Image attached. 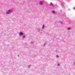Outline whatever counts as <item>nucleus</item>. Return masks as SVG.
Returning a JSON list of instances; mask_svg holds the SVG:
<instances>
[{
    "label": "nucleus",
    "instance_id": "obj_1",
    "mask_svg": "<svg viewBox=\"0 0 75 75\" xmlns=\"http://www.w3.org/2000/svg\"><path fill=\"white\" fill-rule=\"evenodd\" d=\"M7 11L6 13V14H10V13H12V12L13 11L12 9H10Z\"/></svg>",
    "mask_w": 75,
    "mask_h": 75
},
{
    "label": "nucleus",
    "instance_id": "obj_2",
    "mask_svg": "<svg viewBox=\"0 0 75 75\" xmlns=\"http://www.w3.org/2000/svg\"><path fill=\"white\" fill-rule=\"evenodd\" d=\"M39 4L40 5H41V6H44V5H45V4H46L45 3L44 1H40L39 2Z\"/></svg>",
    "mask_w": 75,
    "mask_h": 75
},
{
    "label": "nucleus",
    "instance_id": "obj_3",
    "mask_svg": "<svg viewBox=\"0 0 75 75\" xmlns=\"http://www.w3.org/2000/svg\"><path fill=\"white\" fill-rule=\"evenodd\" d=\"M50 6H52L53 7H55V5H54V4H52V2L50 3Z\"/></svg>",
    "mask_w": 75,
    "mask_h": 75
},
{
    "label": "nucleus",
    "instance_id": "obj_4",
    "mask_svg": "<svg viewBox=\"0 0 75 75\" xmlns=\"http://www.w3.org/2000/svg\"><path fill=\"white\" fill-rule=\"evenodd\" d=\"M23 34L24 33H23L22 32H21L19 33V35H20L21 36V35H23Z\"/></svg>",
    "mask_w": 75,
    "mask_h": 75
},
{
    "label": "nucleus",
    "instance_id": "obj_5",
    "mask_svg": "<svg viewBox=\"0 0 75 75\" xmlns=\"http://www.w3.org/2000/svg\"><path fill=\"white\" fill-rule=\"evenodd\" d=\"M37 30H38V32H39L40 31H42V29H40L39 28H37Z\"/></svg>",
    "mask_w": 75,
    "mask_h": 75
},
{
    "label": "nucleus",
    "instance_id": "obj_6",
    "mask_svg": "<svg viewBox=\"0 0 75 75\" xmlns=\"http://www.w3.org/2000/svg\"><path fill=\"white\" fill-rule=\"evenodd\" d=\"M30 44H34V41H32L30 43Z\"/></svg>",
    "mask_w": 75,
    "mask_h": 75
},
{
    "label": "nucleus",
    "instance_id": "obj_7",
    "mask_svg": "<svg viewBox=\"0 0 75 75\" xmlns=\"http://www.w3.org/2000/svg\"><path fill=\"white\" fill-rule=\"evenodd\" d=\"M60 23H61V24H63L64 23V21H60Z\"/></svg>",
    "mask_w": 75,
    "mask_h": 75
},
{
    "label": "nucleus",
    "instance_id": "obj_8",
    "mask_svg": "<svg viewBox=\"0 0 75 75\" xmlns=\"http://www.w3.org/2000/svg\"><path fill=\"white\" fill-rule=\"evenodd\" d=\"M44 27H45V26L44 25H42V29L43 30V29H44Z\"/></svg>",
    "mask_w": 75,
    "mask_h": 75
},
{
    "label": "nucleus",
    "instance_id": "obj_9",
    "mask_svg": "<svg viewBox=\"0 0 75 75\" xmlns=\"http://www.w3.org/2000/svg\"><path fill=\"white\" fill-rule=\"evenodd\" d=\"M25 35H23V38H25Z\"/></svg>",
    "mask_w": 75,
    "mask_h": 75
},
{
    "label": "nucleus",
    "instance_id": "obj_10",
    "mask_svg": "<svg viewBox=\"0 0 75 75\" xmlns=\"http://www.w3.org/2000/svg\"><path fill=\"white\" fill-rule=\"evenodd\" d=\"M71 29V28H67L68 30H70Z\"/></svg>",
    "mask_w": 75,
    "mask_h": 75
},
{
    "label": "nucleus",
    "instance_id": "obj_11",
    "mask_svg": "<svg viewBox=\"0 0 75 75\" xmlns=\"http://www.w3.org/2000/svg\"><path fill=\"white\" fill-rule=\"evenodd\" d=\"M52 13H53V14H55V11H52Z\"/></svg>",
    "mask_w": 75,
    "mask_h": 75
},
{
    "label": "nucleus",
    "instance_id": "obj_12",
    "mask_svg": "<svg viewBox=\"0 0 75 75\" xmlns=\"http://www.w3.org/2000/svg\"><path fill=\"white\" fill-rule=\"evenodd\" d=\"M56 57H57V58H59V56H58V55H57Z\"/></svg>",
    "mask_w": 75,
    "mask_h": 75
},
{
    "label": "nucleus",
    "instance_id": "obj_13",
    "mask_svg": "<svg viewBox=\"0 0 75 75\" xmlns=\"http://www.w3.org/2000/svg\"><path fill=\"white\" fill-rule=\"evenodd\" d=\"M59 65H60V64H59V63L57 64V66H59Z\"/></svg>",
    "mask_w": 75,
    "mask_h": 75
},
{
    "label": "nucleus",
    "instance_id": "obj_14",
    "mask_svg": "<svg viewBox=\"0 0 75 75\" xmlns=\"http://www.w3.org/2000/svg\"><path fill=\"white\" fill-rule=\"evenodd\" d=\"M43 45L44 46H45L46 45V43H44V44H43Z\"/></svg>",
    "mask_w": 75,
    "mask_h": 75
},
{
    "label": "nucleus",
    "instance_id": "obj_15",
    "mask_svg": "<svg viewBox=\"0 0 75 75\" xmlns=\"http://www.w3.org/2000/svg\"><path fill=\"white\" fill-rule=\"evenodd\" d=\"M73 64L74 65H75V61L73 63Z\"/></svg>",
    "mask_w": 75,
    "mask_h": 75
},
{
    "label": "nucleus",
    "instance_id": "obj_16",
    "mask_svg": "<svg viewBox=\"0 0 75 75\" xmlns=\"http://www.w3.org/2000/svg\"><path fill=\"white\" fill-rule=\"evenodd\" d=\"M74 10H75V7H74Z\"/></svg>",
    "mask_w": 75,
    "mask_h": 75
},
{
    "label": "nucleus",
    "instance_id": "obj_17",
    "mask_svg": "<svg viewBox=\"0 0 75 75\" xmlns=\"http://www.w3.org/2000/svg\"><path fill=\"white\" fill-rule=\"evenodd\" d=\"M28 68H29V67H30V66H28Z\"/></svg>",
    "mask_w": 75,
    "mask_h": 75
},
{
    "label": "nucleus",
    "instance_id": "obj_18",
    "mask_svg": "<svg viewBox=\"0 0 75 75\" xmlns=\"http://www.w3.org/2000/svg\"><path fill=\"white\" fill-rule=\"evenodd\" d=\"M18 57H19V55H18Z\"/></svg>",
    "mask_w": 75,
    "mask_h": 75
},
{
    "label": "nucleus",
    "instance_id": "obj_19",
    "mask_svg": "<svg viewBox=\"0 0 75 75\" xmlns=\"http://www.w3.org/2000/svg\"><path fill=\"white\" fill-rule=\"evenodd\" d=\"M66 0L67 1V0Z\"/></svg>",
    "mask_w": 75,
    "mask_h": 75
}]
</instances>
